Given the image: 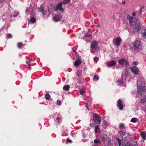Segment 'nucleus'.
<instances>
[{
	"label": "nucleus",
	"instance_id": "obj_1",
	"mask_svg": "<svg viewBox=\"0 0 146 146\" xmlns=\"http://www.w3.org/2000/svg\"><path fill=\"white\" fill-rule=\"evenodd\" d=\"M127 18L129 20V23L133 32L135 33H137L141 29V24L138 23L137 19L135 18L129 16H128Z\"/></svg>",
	"mask_w": 146,
	"mask_h": 146
},
{
	"label": "nucleus",
	"instance_id": "obj_2",
	"mask_svg": "<svg viewBox=\"0 0 146 146\" xmlns=\"http://www.w3.org/2000/svg\"><path fill=\"white\" fill-rule=\"evenodd\" d=\"M93 119L95 123L98 124H100L101 122V118L98 114L94 113L93 115Z\"/></svg>",
	"mask_w": 146,
	"mask_h": 146
},
{
	"label": "nucleus",
	"instance_id": "obj_3",
	"mask_svg": "<svg viewBox=\"0 0 146 146\" xmlns=\"http://www.w3.org/2000/svg\"><path fill=\"white\" fill-rule=\"evenodd\" d=\"M98 42L94 41L92 42L91 44V47L94 50H97L98 49Z\"/></svg>",
	"mask_w": 146,
	"mask_h": 146
},
{
	"label": "nucleus",
	"instance_id": "obj_4",
	"mask_svg": "<svg viewBox=\"0 0 146 146\" xmlns=\"http://www.w3.org/2000/svg\"><path fill=\"white\" fill-rule=\"evenodd\" d=\"M139 87L140 90L142 91H146V83L144 82L141 83L139 85Z\"/></svg>",
	"mask_w": 146,
	"mask_h": 146
},
{
	"label": "nucleus",
	"instance_id": "obj_5",
	"mask_svg": "<svg viewBox=\"0 0 146 146\" xmlns=\"http://www.w3.org/2000/svg\"><path fill=\"white\" fill-rule=\"evenodd\" d=\"M121 38L120 37H117L113 42V44L115 46L118 47L121 42Z\"/></svg>",
	"mask_w": 146,
	"mask_h": 146
},
{
	"label": "nucleus",
	"instance_id": "obj_6",
	"mask_svg": "<svg viewBox=\"0 0 146 146\" xmlns=\"http://www.w3.org/2000/svg\"><path fill=\"white\" fill-rule=\"evenodd\" d=\"M130 69L132 72L134 73L136 75L139 72L138 68L135 66L132 67Z\"/></svg>",
	"mask_w": 146,
	"mask_h": 146
},
{
	"label": "nucleus",
	"instance_id": "obj_7",
	"mask_svg": "<svg viewBox=\"0 0 146 146\" xmlns=\"http://www.w3.org/2000/svg\"><path fill=\"white\" fill-rule=\"evenodd\" d=\"M62 3H59L58 4L56 7L55 11H56L58 10H59L62 12H63L64 11V9L62 7Z\"/></svg>",
	"mask_w": 146,
	"mask_h": 146
},
{
	"label": "nucleus",
	"instance_id": "obj_8",
	"mask_svg": "<svg viewBox=\"0 0 146 146\" xmlns=\"http://www.w3.org/2000/svg\"><path fill=\"white\" fill-rule=\"evenodd\" d=\"M140 44V42L139 41H136L133 43V48L135 49H137L139 48V46Z\"/></svg>",
	"mask_w": 146,
	"mask_h": 146
},
{
	"label": "nucleus",
	"instance_id": "obj_9",
	"mask_svg": "<svg viewBox=\"0 0 146 146\" xmlns=\"http://www.w3.org/2000/svg\"><path fill=\"white\" fill-rule=\"evenodd\" d=\"M117 105L119 107V109L120 110H122L123 108V103L120 99L118 100L117 102Z\"/></svg>",
	"mask_w": 146,
	"mask_h": 146
},
{
	"label": "nucleus",
	"instance_id": "obj_10",
	"mask_svg": "<svg viewBox=\"0 0 146 146\" xmlns=\"http://www.w3.org/2000/svg\"><path fill=\"white\" fill-rule=\"evenodd\" d=\"M60 16L58 14L55 15L53 18L54 21H59L60 18Z\"/></svg>",
	"mask_w": 146,
	"mask_h": 146
},
{
	"label": "nucleus",
	"instance_id": "obj_11",
	"mask_svg": "<svg viewBox=\"0 0 146 146\" xmlns=\"http://www.w3.org/2000/svg\"><path fill=\"white\" fill-rule=\"evenodd\" d=\"M115 63V62L114 61L112 60L108 63L107 65L109 66H114Z\"/></svg>",
	"mask_w": 146,
	"mask_h": 146
},
{
	"label": "nucleus",
	"instance_id": "obj_12",
	"mask_svg": "<svg viewBox=\"0 0 146 146\" xmlns=\"http://www.w3.org/2000/svg\"><path fill=\"white\" fill-rule=\"evenodd\" d=\"M70 87L68 85H66L64 86L63 89L65 91H68L70 88Z\"/></svg>",
	"mask_w": 146,
	"mask_h": 146
},
{
	"label": "nucleus",
	"instance_id": "obj_13",
	"mask_svg": "<svg viewBox=\"0 0 146 146\" xmlns=\"http://www.w3.org/2000/svg\"><path fill=\"white\" fill-rule=\"evenodd\" d=\"M81 63V61L80 60H78L75 61L74 65L75 66H77Z\"/></svg>",
	"mask_w": 146,
	"mask_h": 146
},
{
	"label": "nucleus",
	"instance_id": "obj_14",
	"mask_svg": "<svg viewBox=\"0 0 146 146\" xmlns=\"http://www.w3.org/2000/svg\"><path fill=\"white\" fill-rule=\"evenodd\" d=\"M141 135L143 139H146V133H145L144 132H142L141 133Z\"/></svg>",
	"mask_w": 146,
	"mask_h": 146
},
{
	"label": "nucleus",
	"instance_id": "obj_15",
	"mask_svg": "<svg viewBox=\"0 0 146 146\" xmlns=\"http://www.w3.org/2000/svg\"><path fill=\"white\" fill-rule=\"evenodd\" d=\"M39 11L40 12H41L44 15H45L46 14V12L44 10L43 7H41L39 9Z\"/></svg>",
	"mask_w": 146,
	"mask_h": 146
},
{
	"label": "nucleus",
	"instance_id": "obj_16",
	"mask_svg": "<svg viewBox=\"0 0 146 146\" xmlns=\"http://www.w3.org/2000/svg\"><path fill=\"white\" fill-rule=\"evenodd\" d=\"M138 145L137 143V142L133 141L132 143L129 144V146H137Z\"/></svg>",
	"mask_w": 146,
	"mask_h": 146
},
{
	"label": "nucleus",
	"instance_id": "obj_17",
	"mask_svg": "<svg viewBox=\"0 0 146 146\" xmlns=\"http://www.w3.org/2000/svg\"><path fill=\"white\" fill-rule=\"evenodd\" d=\"M125 60L123 58H121L119 60L118 62L119 64L122 65L124 63Z\"/></svg>",
	"mask_w": 146,
	"mask_h": 146
},
{
	"label": "nucleus",
	"instance_id": "obj_18",
	"mask_svg": "<svg viewBox=\"0 0 146 146\" xmlns=\"http://www.w3.org/2000/svg\"><path fill=\"white\" fill-rule=\"evenodd\" d=\"M138 121V119L136 117H134L131 119V121L133 123H135Z\"/></svg>",
	"mask_w": 146,
	"mask_h": 146
},
{
	"label": "nucleus",
	"instance_id": "obj_19",
	"mask_svg": "<svg viewBox=\"0 0 146 146\" xmlns=\"http://www.w3.org/2000/svg\"><path fill=\"white\" fill-rule=\"evenodd\" d=\"M123 81H120L118 80L116 82V84L118 85H121L123 84Z\"/></svg>",
	"mask_w": 146,
	"mask_h": 146
},
{
	"label": "nucleus",
	"instance_id": "obj_20",
	"mask_svg": "<svg viewBox=\"0 0 146 146\" xmlns=\"http://www.w3.org/2000/svg\"><path fill=\"white\" fill-rule=\"evenodd\" d=\"M90 36V34L88 33H86L84 35V39L86 40H87V38Z\"/></svg>",
	"mask_w": 146,
	"mask_h": 146
},
{
	"label": "nucleus",
	"instance_id": "obj_21",
	"mask_svg": "<svg viewBox=\"0 0 146 146\" xmlns=\"http://www.w3.org/2000/svg\"><path fill=\"white\" fill-rule=\"evenodd\" d=\"M128 135L127 133L126 132H125L124 133H123L122 134V137L123 138H125Z\"/></svg>",
	"mask_w": 146,
	"mask_h": 146
},
{
	"label": "nucleus",
	"instance_id": "obj_22",
	"mask_svg": "<svg viewBox=\"0 0 146 146\" xmlns=\"http://www.w3.org/2000/svg\"><path fill=\"white\" fill-rule=\"evenodd\" d=\"M140 102L141 103H144L146 102V96H145L144 98L141 99Z\"/></svg>",
	"mask_w": 146,
	"mask_h": 146
},
{
	"label": "nucleus",
	"instance_id": "obj_23",
	"mask_svg": "<svg viewBox=\"0 0 146 146\" xmlns=\"http://www.w3.org/2000/svg\"><path fill=\"white\" fill-rule=\"evenodd\" d=\"M119 128L120 129H123L125 128V125L123 123H121L119 125Z\"/></svg>",
	"mask_w": 146,
	"mask_h": 146
},
{
	"label": "nucleus",
	"instance_id": "obj_24",
	"mask_svg": "<svg viewBox=\"0 0 146 146\" xmlns=\"http://www.w3.org/2000/svg\"><path fill=\"white\" fill-rule=\"evenodd\" d=\"M95 131L96 132H97L99 131V128L98 127V126L95 125Z\"/></svg>",
	"mask_w": 146,
	"mask_h": 146
},
{
	"label": "nucleus",
	"instance_id": "obj_25",
	"mask_svg": "<svg viewBox=\"0 0 146 146\" xmlns=\"http://www.w3.org/2000/svg\"><path fill=\"white\" fill-rule=\"evenodd\" d=\"M50 96L49 94H46L45 95V98L47 100H48L50 98Z\"/></svg>",
	"mask_w": 146,
	"mask_h": 146
},
{
	"label": "nucleus",
	"instance_id": "obj_26",
	"mask_svg": "<svg viewBox=\"0 0 146 146\" xmlns=\"http://www.w3.org/2000/svg\"><path fill=\"white\" fill-rule=\"evenodd\" d=\"M108 123H107L106 121L105 120H104L102 121V125L103 126H106L108 125Z\"/></svg>",
	"mask_w": 146,
	"mask_h": 146
},
{
	"label": "nucleus",
	"instance_id": "obj_27",
	"mask_svg": "<svg viewBox=\"0 0 146 146\" xmlns=\"http://www.w3.org/2000/svg\"><path fill=\"white\" fill-rule=\"evenodd\" d=\"M99 79V76L97 75H95L94 77V80L95 81H97Z\"/></svg>",
	"mask_w": 146,
	"mask_h": 146
},
{
	"label": "nucleus",
	"instance_id": "obj_28",
	"mask_svg": "<svg viewBox=\"0 0 146 146\" xmlns=\"http://www.w3.org/2000/svg\"><path fill=\"white\" fill-rule=\"evenodd\" d=\"M142 36L146 38V30L144 31V32L142 33Z\"/></svg>",
	"mask_w": 146,
	"mask_h": 146
},
{
	"label": "nucleus",
	"instance_id": "obj_29",
	"mask_svg": "<svg viewBox=\"0 0 146 146\" xmlns=\"http://www.w3.org/2000/svg\"><path fill=\"white\" fill-rule=\"evenodd\" d=\"M116 140L118 142V145L119 146H121V140L118 138H116Z\"/></svg>",
	"mask_w": 146,
	"mask_h": 146
},
{
	"label": "nucleus",
	"instance_id": "obj_30",
	"mask_svg": "<svg viewBox=\"0 0 146 146\" xmlns=\"http://www.w3.org/2000/svg\"><path fill=\"white\" fill-rule=\"evenodd\" d=\"M70 1V0H64L63 1L62 3L64 4H66L69 2Z\"/></svg>",
	"mask_w": 146,
	"mask_h": 146
},
{
	"label": "nucleus",
	"instance_id": "obj_31",
	"mask_svg": "<svg viewBox=\"0 0 146 146\" xmlns=\"http://www.w3.org/2000/svg\"><path fill=\"white\" fill-rule=\"evenodd\" d=\"M36 21V19L34 18H31V19L30 21L31 22L34 23Z\"/></svg>",
	"mask_w": 146,
	"mask_h": 146
},
{
	"label": "nucleus",
	"instance_id": "obj_32",
	"mask_svg": "<svg viewBox=\"0 0 146 146\" xmlns=\"http://www.w3.org/2000/svg\"><path fill=\"white\" fill-rule=\"evenodd\" d=\"M18 47L19 48H21L22 46V44L21 43H18L17 44Z\"/></svg>",
	"mask_w": 146,
	"mask_h": 146
},
{
	"label": "nucleus",
	"instance_id": "obj_33",
	"mask_svg": "<svg viewBox=\"0 0 146 146\" xmlns=\"http://www.w3.org/2000/svg\"><path fill=\"white\" fill-rule=\"evenodd\" d=\"M56 120L57 121H58V122L59 121H60L61 120V118L60 117H57Z\"/></svg>",
	"mask_w": 146,
	"mask_h": 146
},
{
	"label": "nucleus",
	"instance_id": "obj_34",
	"mask_svg": "<svg viewBox=\"0 0 146 146\" xmlns=\"http://www.w3.org/2000/svg\"><path fill=\"white\" fill-rule=\"evenodd\" d=\"M94 142L95 143H100V141L97 139H95L94 140Z\"/></svg>",
	"mask_w": 146,
	"mask_h": 146
},
{
	"label": "nucleus",
	"instance_id": "obj_35",
	"mask_svg": "<svg viewBox=\"0 0 146 146\" xmlns=\"http://www.w3.org/2000/svg\"><path fill=\"white\" fill-rule=\"evenodd\" d=\"M94 61L97 62V61H98L99 58L98 57H96L94 58Z\"/></svg>",
	"mask_w": 146,
	"mask_h": 146
},
{
	"label": "nucleus",
	"instance_id": "obj_36",
	"mask_svg": "<svg viewBox=\"0 0 146 146\" xmlns=\"http://www.w3.org/2000/svg\"><path fill=\"white\" fill-rule=\"evenodd\" d=\"M57 102L58 105H60L61 104V101L59 100H58L57 101Z\"/></svg>",
	"mask_w": 146,
	"mask_h": 146
},
{
	"label": "nucleus",
	"instance_id": "obj_37",
	"mask_svg": "<svg viewBox=\"0 0 146 146\" xmlns=\"http://www.w3.org/2000/svg\"><path fill=\"white\" fill-rule=\"evenodd\" d=\"M84 92L82 90H80V93L81 95L83 94Z\"/></svg>",
	"mask_w": 146,
	"mask_h": 146
},
{
	"label": "nucleus",
	"instance_id": "obj_38",
	"mask_svg": "<svg viewBox=\"0 0 146 146\" xmlns=\"http://www.w3.org/2000/svg\"><path fill=\"white\" fill-rule=\"evenodd\" d=\"M133 63L134 65H137L138 63L137 62H133Z\"/></svg>",
	"mask_w": 146,
	"mask_h": 146
},
{
	"label": "nucleus",
	"instance_id": "obj_39",
	"mask_svg": "<svg viewBox=\"0 0 146 146\" xmlns=\"http://www.w3.org/2000/svg\"><path fill=\"white\" fill-rule=\"evenodd\" d=\"M7 36H8V37L9 38H11L12 37V36H11V34H8L7 35Z\"/></svg>",
	"mask_w": 146,
	"mask_h": 146
},
{
	"label": "nucleus",
	"instance_id": "obj_40",
	"mask_svg": "<svg viewBox=\"0 0 146 146\" xmlns=\"http://www.w3.org/2000/svg\"><path fill=\"white\" fill-rule=\"evenodd\" d=\"M67 141L68 143H71V142H72V141L70 139H68L67 140Z\"/></svg>",
	"mask_w": 146,
	"mask_h": 146
},
{
	"label": "nucleus",
	"instance_id": "obj_41",
	"mask_svg": "<svg viewBox=\"0 0 146 146\" xmlns=\"http://www.w3.org/2000/svg\"><path fill=\"white\" fill-rule=\"evenodd\" d=\"M27 64L28 65H30V64H31V62L30 61H27Z\"/></svg>",
	"mask_w": 146,
	"mask_h": 146
},
{
	"label": "nucleus",
	"instance_id": "obj_42",
	"mask_svg": "<svg viewBox=\"0 0 146 146\" xmlns=\"http://www.w3.org/2000/svg\"><path fill=\"white\" fill-rule=\"evenodd\" d=\"M124 63H125V66H127V65H128V63L126 61H125V62H124Z\"/></svg>",
	"mask_w": 146,
	"mask_h": 146
},
{
	"label": "nucleus",
	"instance_id": "obj_43",
	"mask_svg": "<svg viewBox=\"0 0 146 146\" xmlns=\"http://www.w3.org/2000/svg\"><path fill=\"white\" fill-rule=\"evenodd\" d=\"M90 126H91L92 127H94V125H95L93 123H90Z\"/></svg>",
	"mask_w": 146,
	"mask_h": 146
},
{
	"label": "nucleus",
	"instance_id": "obj_44",
	"mask_svg": "<svg viewBox=\"0 0 146 146\" xmlns=\"http://www.w3.org/2000/svg\"><path fill=\"white\" fill-rule=\"evenodd\" d=\"M137 93L139 94H140L141 95L142 94V93L141 92H140V91H139V90H138L137 91Z\"/></svg>",
	"mask_w": 146,
	"mask_h": 146
},
{
	"label": "nucleus",
	"instance_id": "obj_45",
	"mask_svg": "<svg viewBox=\"0 0 146 146\" xmlns=\"http://www.w3.org/2000/svg\"><path fill=\"white\" fill-rule=\"evenodd\" d=\"M86 108H87L88 110H89V109L88 108V106L87 104H86Z\"/></svg>",
	"mask_w": 146,
	"mask_h": 146
},
{
	"label": "nucleus",
	"instance_id": "obj_46",
	"mask_svg": "<svg viewBox=\"0 0 146 146\" xmlns=\"http://www.w3.org/2000/svg\"><path fill=\"white\" fill-rule=\"evenodd\" d=\"M87 70V68L86 67H85L83 68V70L84 71H85Z\"/></svg>",
	"mask_w": 146,
	"mask_h": 146
},
{
	"label": "nucleus",
	"instance_id": "obj_47",
	"mask_svg": "<svg viewBox=\"0 0 146 146\" xmlns=\"http://www.w3.org/2000/svg\"><path fill=\"white\" fill-rule=\"evenodd\" d=\"M132 15L133 16H135V12H134L132 13Z\"/></svg>",
	"mask_w": 146,
	"mask_h": 146
},
{
	"label": "nucleus",
	"instance_id": "obj_48",
	"mask_svg": "<svg viewBox=\"0 0 146 146\" xmlns=\"http://www.w3.org/2000/svg\"><path fill=\"white\" fill-rule=\"evenodd\" d=\"M125 3V2L124 1H123L122 2V4H124Z\"/></svg>",
	"mask_w": 146,
	"mask_h": 146
},
{
	"label": "nucleus",
	"instance_id": "obj_49",
	"mask_svg": "<svg viewBox=\"0 0 146 146\" xmlns=\"http://www.w3.org/2000/svg\"><path fill=\"white\" fill-rule=\"evenodd\" d=\"M135 92H136V91H133L132 92V93H133V94H134V93H135Z\"/></svg>",
	"mask_w": 146,
	"mask_h": 146
},
{
	"label": "nucleus",
	"instance_id": "obj_50",
	"mask_svg": "<svg viewBox=\"0 0 146 146\" xmlns=\"http://www.w3.org/2000/svg\"><path fill=\"white\" fill-rule=\"evenodd\" d=\"M17 15H13V16L14 17H16L17 16Z\"/></svg>",
	"mask_w": 146,
	"mask_h": 146
},
{
	"label": "nucleus",
	"instance_id": "obj_51",
	"mask_svg": "<svg viewBox=\"0 0 146 146\" xmlns=\"http://www.w3.org/2000/svg\"><path fill=\"white\" fill-rule=\"evenodd\" d=\"M28 11V10L27 9H26V13H27V12Z\"/></svg>",
	"mask_w": 146,
	"mask_h": 146
},
{
	"label": "nucleus",
	"instance_id": "obj_52",
	"mask_svg": "<svg viewBox=\"0 0 146 146\" xmlns=\"http://www.w3.org/2000/svg\"><path fill=\"white\" fill-rule=\"evenodd\" d=\"M141 12H142V11L141 10L140 11V13L141 14Z\"/></svg>",
	"mask_w": 146,
	"mask_h": 146
},
{
	"label": "nucleus",
	"instance_id": "obj_53",
	"mask_svg": "<svg viewBox=\"0 0 146 146\" xmlns=\"http://www.w3.org/2000/svg\"><path fill=\"white\" fill-rule=\"evenodd\" d=\"M145 109H146V105L145 106Z\"/></svg>",
	"mask_w": 146,
	"mask_h": 146
}]
</instances>
